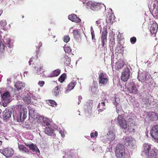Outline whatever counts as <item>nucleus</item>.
Returning <instances> with one entry per match:
<instances>
[{
  "mask_svg": "<svg viewBox=\"0 0 158 158\" xmlns=\"http://www.w3.org/2000/svg\"><path fill=\"white\" fill-rule=\"evenodd\" d=\"M36 55H37V56L38 57V54L39 53V50H40V47H39L38 46H38H36Z\"/></svg>",
  "mask_w": 158,
  "mask_h": 158,
  "instance_id": "obj_49",
  "label": "nucleus"
},
{
  "mask_svg": "<svg viewBox=\"0 0 158 158\" xmlns=\"http://www.w3.org/2000/svg\"><path fill=\"white\" fill-rule=\"evenodd\" d=\"M68 17L69 19L75 23H78L81 21V20L77 16V15L74 14L69 15Z\"/></svg>",
  "mask_w": 158,
  "mask_h": 158,
  "instance_id": "obj_13",
  "label": "nucleus"
},
{
  "mask_svg": "<svg viewBox=\"0 0 158 158\" xmlns=\"http://www.w3.org/2000/svg\"><path fill=\"white\" fill-rule=\"evenodd\" d=\"M15 86L17 90L19 91L23 89L24 88L25 84L22 82L18 81L15 83Z\"/></svg>",
  "mask_w": 158,
  "mask_h": 158,
  "instance_id": "obj_22",
  "label": "nucleus"
},
{
  "mask_svg": "<svg viewBox=\"0 0 158 158\" xmlns=\"http://www.w3.org/2000/svg\"><path fill=\"white\" fill-rule=\"evenodd\" d=\"M69 153H70L68 154V153H67V154H66L65 156L63 157V158H68L67 157H68V155H69Z\"/></svg>",
  "mask_w": 158,
  "mask_h": 158,
  "instance_id": "obj_57",
  "label": "nucleus"
},
{
  "mask_svg": "<svg viewBox=\"0 0 158 158\" xmlns=\"http://www.w3.org/2000/svg\"><path fill=\"white\" fill-rule=\"evenodd\" d=\"M91 34L92 35V38L93 41H94L96 39H95V35L94 30H91Z\"/></svg>",
  "mask_w": 158,
  "mask_h": 158,
  "instance_id": "obj_46",
  "label": "nucleus"
},
{
  "mask_svg": "<svg viewBox=\"0 0 158 158\" xmlns=\"http://www.w3.org/2000/svg\"><path fill=\"white\" fill-rule=\"evenodd\" d=\"M115 132L112 131H109L107 134V139L109 141L111 142L113 141L115 139Z\"/></svg>",
  "mask_w": 158,
  "mask_h": 158,
  "instance_id": "obj_16",
  "label": "nucleus"
},
{
  "mask_svg": "<svg viewBox=\"0 0 158 158\" xmlns=\"http://www.w3.org/2000/svg\"><path fill=\"white\" fill-rule=\"evenodd\" d=\"M45 84V82L44 81H39L38 82V85L41 87H43Z\"/></svg>",
  "mask_w": 158,
  "mask_h": 158,
  "instance_id": "obj_48",
  "label": "nucleus"
},
{
  "mask_svg": "<svg viewBox=\"0 0 158 158\" xmlns=\"http://www.w3.org/2000/svg\"><path fill=\"white\" fill-rule=\"evenodd\" d=\"M11 114V113L8 110H5L3 113V117L6 119H7L10 117Z\"/></svg>",
  "mask_w": 158,
  "mask_h": 158,
  "instance_id": "obj_30",
  "label": "nucleus"
},
{
  "mask_svg": "<svg viewBox=\"0 0 158 158\" xmlns=\"http://www.w3.org/2000/svg\"><path fill=\"white\" fill-rule=\"evenodd\" d=\"M148 6L153 17L157 19L158 16V0H149Z\"/></svg>",
  "mask_w": 158,
  "mask_h": 158,
  "instance_id": "obj_1",
  "label": "nucleus"
},
{
  "mask_svg": "<svg viewBox=\"0 0 158 158\" xmlns=\"http://www.w3.org/2000/svg\"><path fill=\"white\" fill-rule=\"evenodd\" d=\"M86 7L88 8H90L91 10L95 11L101 9V6L99 4L91 1L86 3Z\"/></svg>",
  "mask_w": 158,
  "mask_h": 158,
  "instance_id": "obj_4",
  "label": "nucleus"
},
{
  "mask_svg": "<svg viewBox=\"0 0 158 158\" xmlns=\"http://www.w3.org/2000/svg\"><path fill=\"white\" fill-rule=\"evenodd\" d=\"M43 68V66H41L40 65V68L39 69H38L36 70V73L39 75L43 73L44 72V70Z\"/></svg>",
  "mask_w": 158,
  "mask_h": 158,
  "instance_id": "obj_36",
  "label": "nucleus"
},
{
  "mask_svg": "<svg viewBox=\"0 0 158 158\" xmlns=\"http://www.w3.org/2000/svg\"><path fill=\"white\" fill-rule=\"evenodd\" d=\"M73 157V156L72 155H71V154L69 155V158H72Z\"/></svg>",
  "mask_w": 158,
  "mask_h": 158,
  "instance_id": "obj_63",
  "label": "nucleus"
},
{
  "mask_svg": "<svg viewBox=\"0 0 158 158\" xmlns=\"http://www.w3.org/2000/svg\"><path fill=\"white\" fill-rule=\"evenodd\" d=\"M111 10V12L109 13L108 16V20H107V22L112 24L114 22L115 17L112 12V10Z\"/></svg>",
  "mask_w": 158,
  "mask_h": 158,
  "instance_id": "obj_15",
  "label": "nucleus"
},
{
  "mask_svg": "<svg viewBox=\"0 0 158 158\" xmlns=\"http://www.w3.org/2000/svg\"><path fill=\"white\" fill-rule=\"evenodd\" d=\"M7 24V23L6 20H3L0 21V26L2 27H5Z\"/></svg>",
  "mask_w": 158,
  "mask_h": 158,
  "instance_id": "obj_42",
  "label": "nucleus"
},
{
  "mask_svg": "<svg viewBox=\"0 0 158 158\" xmlns=\"http://www.w3.org/2000/svg\"><path fill=\"white\" fill-rule=\"evenodd\" d=\"M70 40V38L69 35H64L63 37V40L64 42L67 43Z\"/></svg>",
  "mask_w": 158,
  "mask_h": 158,
  "instance_id": "obj_41",
  "label": "nucleus"
},
{
  "mask_svg": "<svg viewBox=\"0 0 158 158\" xmlns=\"http://www.w3.org/2000/svg\"><path fill=\"white\" fill-rule=\"evenodd\" d=\"M60 86H57L55 88L53 89L52 93L55 96H57L59 95L60 93Z\"/></svg>",
  "mask_w": 158,
  "mask_h": 158,
  "instance_id": "obj_29",
  "label": "nucleus"
},
{
  "mask_svg": "<svg viewBox=\"0 0 158 158\" xmlns=\"http://www.w3.org/2000/svg\"><path fill=\"white\" fill-rule=\"evenodd\" d=\"M48 103L49 105L53 107L56 106L57 105L56 103L54 100H49Z\"/></svg>",
  "mask_w": 158,
  "mask_h": 158,
  "instance_id": "obj_37",
  "label": "nucleus"
},
{
  "mask_svg": "<svg viewBox=\"0 0 158 158\" xmlns=\"http://www.w3.org/2000/svg\"><path fill=\"white\" fill-rule=\"evenodd\" d=\"M91 91L94 94H96L98 92V87L94 86H92Z\"/></svg>",
  "mask_w": 158,
  "mask_h": 158,
  "instance_id": "obj_40",
  "label": "nucleus"
},
{
  "mask_svg": "<svg viewBox=\"0 0 158 158\" xmlns=\"http://www.w3.org/2000/svg\"><path fill=\"white\" fill-rule=\"evenodd\" d=\"M143 101L146 104H148L149 103V100L148 97H146L143 99Z\"/></svg>",
  "mask_w": 158,
  "mask_h": 158,
  "instance_id": "obj_44",
  "label": "nucleus"
},
{
  "mask_svg": "<svg viewBox=\"0 0 158 158\" xmlns=\"http://www.w3.org/2000/svg\"><path fill=\"white\" fill-rule=\"evenodd\" d=\"M7 47L8 48H11L13 47V44L11 43L10 41V40L9 42V43L7 44Z\"/></svg>",
  "mask_w": 158,
  "mask_h": 158,
  "instance_id": "obj_50",
  "label": "nucleus"
},
{
  "mask_svg": "<svg viewBox=\"0 0 158 158\" xmlns=\"http://www.w3.org/2000/svg\"><path fill=\"white\" fill-rule=\"evenodd\" d=\"M143 150L142 152V153L144 154L145 155H148L150 150H151V145L147 143H144L143 145Z\"/></svg>",
  "mask_w": 158,
  "mask_h": 158,
  "instance_id": "obj_14",
  "label": "nucleus"
},
{
  "mask_svg": "<svg viewBox=\"0 0 158 158\" xmlns=\"http://www.w3.org/2000/svg\"><path fill=\"white\" fill-rule=\"evenodd\" d=\"M158 25L155 22L152 24L150 29V31L152 33H156L158 29Z\"/></svg>",
  "mask_w": 158,
  "mask_h": 158,
  "instance_id": "obj_20",
  "label": "nucleus"
},
{
  "mask_svg": "<svg viewBox=\"0 0 158 158\" xmlns=\"http://www.w3.org/2000/svg\"><path fill=\"white\" fill-rule=\"evenodd\" d=\"M60 73V70L59 69H56L53 71L49 75L50 77H56L58 76Z\"/></svg>",
  "mask_w": 158,
  "mask_h": 158,
  "instance_id": "obj_27",
  "label": "nucleus"
},
{
  "mask_svg": "<svg viewBox=\"0 0 158 158\" xmlns=\"http://www.w3.org/2000/svg\"><path fill=\"white\" fill-rule=\"evenodd\" d=\"M78 99L79 100L78 104L79 105L81 102V100L82 99V97L81 96H79Z\"/></svg>",
  "mask_w": 158,
  "mask_h": 158,
  "instance_id": "obj_53",
  "label": "nucleus"
},
{
  "mask_svg": "<svg viewBox=\"0 0 158 158\" xmlns=\"http://www.w3.org/2000/svg\"><path fill=\"white\" fill-rule=\"evenodd\" d=\"M54 131V130L52 127H46L44 131L45 133L48 135H51Z\"/></svg>",
  "mask_w": 158,
  "mask_h": 158,
  "instance_id": "obj_28",
  "label": "nucleus"
},
{
  "mask_svg": "<svg viewBox=\"0 0 158 158\" xmlns=\"http://www.w3.org/2000/svg\"><path fill=\"white\" fill-rule=\"evenodd\" d=\"M19 148L20 150L26 152L27 151V149L23 145H19Z\"/></svg>",
  "mask_w": 158,
  "mask_h": 158,
  "instance_id": "obj_39",
  "label": "nucleus"
},
{
  "mask_svg": "<svg viewBox=\"0 0 158 158\" xmlns=\"http://www.w3.org/2000/svg\"><path fill=\"white\" fill-rule=\"evenodd\" d=\"M42 43L41 42H39V43L38 44V46L40 47H41L42 46Z\"/></svg>",
  "mask_w": 158,
  "mask_h": 158,
  "instance_id": "obj_58",
  "label": "nucleus"
},
{
  "mask_svg": "<svg viewBox=\"0 0 158 158\" xmlns=\"http://www.w3.org/2000/svg\"><path fill=\"white\" fill-rule=\"evenodd\" d=\"M71 59L68 56L65 55L61 59V61L64 62L65 64L68 65L71 63Z\"/></svg>",
  "mask_w": 158,
  "mask_h": 158,
  "instance_id": "obj_26",
  "label": "nucleus"
},
{
  "mask_svg": "<svg viewBox=\"0 0 158 158\" xmlns=\"http://www.w3.org/2000/svg\"><path fill=\"white\" fill-rule=\"evenodd\" d=\"M19 114H23V119H25L27 117V109L25 106H21L19 111Z\"/></svg>",
  "mask_w": 158,
  "mask_h": 158,
  "instance_id": "obj_19",
  "label": "nucleus"
},
{
  "mask_svg": "<svg viewBox=\"0 0 158 158\" xmlns=\"http://www.w3.org/2000/svg\"><path fill=\"white\" fill-rule=\"evenodd\" d=\"M23 100L24 102L27 104H30L31 102L30 98L29 97H25L23 98Z\"/></svg>",
  "mask_w": 158,
  "mask_h": 158,
  "instance_id": "obj_38",
  "label": "nucleus"
},
{
  "mask_svg": "<svg viewBox=\"0 0 158 158\" xmlns=\"http://www.w3.org/2000/svg\"><path fill=\"white\" fill-rule=\"evenodd\" d=\"M150 134L154 139L158 140V125H156L152 127L150 130Z\"/></svg>",
  "mask_w": 158,
  "mask_h": 158,
  "instance_id": "obj_7",
  "label": "nucleus"
},
{
  "mask_svg": "<svg viewBox=\"0 0 158 158\" xmlns=\"http://www.w3.org/2000/svg\"><path fill=\"white\" fill-rule=\"evenodd\" d=\"M124 143V144L127 146H132L134 143V139L131 137H127L125 139Z\"/></svg>",
  "mask_w": 158,
  "mask_h": 158,
  "instance_id": "obj_12",
  "label": "nucleus"
},
{
  "mask_svg": "<svg viewBox=\"0 0 158 158\" xmlns=\"http://www.w3.org/2000/svg\"><path fill=\"white\" fill-rule=\"evenodd\" d=\"M29 146V148L33 152H37V151L39 152L38 148L36 147L34 145L33 143H31V145H28Z\"/></svg>",
  "mask_w": 158,
  "mask_h": 158,
  "instance_id": "obj_32",
  "label": "nucleus"
},
{
  "mask_svg": "<svg viewBox=\"0 0 158 158\" xmlns=\"http://www.w3.org/2000/svg\"><path fill=\"white\" fill-rule=\"evenodd\" d=\"M151 114H152V115H154V117L155 118H156V117H157V115H156V114L154 112H152Z\"/></svg>",
  "mask_w": 158,
  "mask_h": 158,
  "instance_id": "obj_59",
  "label": "nucleus"
},
{
  "mask_svg": "<svg viewBox=\"0 0 158 158\" xmlns=\"http://www.w3.org/2000/svg\"><path fill=\"white\" fill-rule=\"evenodd\" d=\"M130 70L128 67L125 68L121 74V79L124 82L126 81L129 79L130 75Z\"/></svg>",
  "mask_w": 158,
  "mask_h": 158,
  "instance_id": "obj_5",
  "label": "nucleus"
},
{
  "mask_svg": "<svg viewBox=\"0 0 158 158\" xmlns=\"http://www.w3.org/2000/svg\"><path fill=\"white\" fill-rule=\"evenodd\" d=\"M73 35L75 39H78L81 38V33L77 30H74L73 31Z\"/></svg>",
  "mask_w": 158,
  "mask_h": 158,
  "instance_id": "obj_31",
  "label": "nucleus"
},
{
  "mask_svg": "<svg viewBox=\"0 0 158 158\" xmlns=\"http://www.w3.org/2000/svg\"><path fill=\"white\" fill-rule=\"evenodd\" d=\"M34 59V58L31 57L30 59V60L29 61V64L30 65H31V62L33 61V60Z\"/></svg>",
  "mask_w": 158,
  "mask_h": 158,
  "instance_id": "obj_52",
  "label": "nucleus"
},
{
  "mask_svg": "<svg viewBox=\"0 0 158 158\" xmlns=\"http://www.w3.org/2000/svg\"><path fill=\"white\" fill-rule=\"evenodd\" d=\"M117 158H125L126 156V150L124 146L121 144H118L115 151Z\"/></svg>",
  "mask_w": 158,
  "mask_h": 158,
  "instance_id": "obj_2",
  "label": "nucleus"
},
{
  "mask_svg": "<svg viewBox=\"0 0 158 158\" xmlns=\"http://www.w3.org/2000/svg\"><path fill=\"white\" fill-rule=\"evenodd\" d=\"M1 96L2 101L6 102H10L11 101V96L8 91L4 93Z\"/></svg>",
  "mask_w": 158,
  "mask_h": 158,
  "instance_id": "obj_10",
  "label": "nucleus"
},
{
  "mask_svg": "<svg viewBox=\"0 0 158 158\" xmlns=\"http://www.w3.org/2000/svg\"><path fill=\"white\" fill-rule=\"evenodd\" d=\"M66 77V74L65 73H64L60 76L59 77L58 80L59 81L62 83L65 80Z\"/></svg>",
  "mask_w": 158,
  "mask_h": 158,
  "instance_id": "obj_34",
  "label": "nucleus"
},
{
  "mask_svg": "<svg viewBox=\"0 0 158 158\" xmlns=\"http://www.w3.org/2000/svg\"><path fill=\"white\" fill-rule=\"evenodd\" d=\"M28 108L29 112V117H31V118H33V116L34 115L35 110L33 108L30 107H29Z\"/></svg>",
  "mask_w": 158,
  "mask_h": 158,
  "instance_id": "obj_33",
  "label": "nucleus"
},
{
  "mask_svg": "<svg viewBox=\"0 0 158 158\" xmlns=\"http://www.w3.org/2000/svg\"><path fill=\"white\" fill-rule=\"evenodd\" d=\"M3 10L2 9H0V16L3 13Z\"/></svg>",
  "mask_w": 158,
  "mask_h": 158,
  "instance_id": "obj_61",
  "label": "nucleus"
},
{
  "mask_svg": "<svg viewBox=\"0 0 158 158\" xmlns=\"http://www.w3.org/2000/svg\"><path fill=\"white\" fill-rule=\"evenodd\" d=\"M105 100H102L101 102L99 103L98 106V111L99 112H102L106 109V105L105 102Z\"/></svg>",
  "mask_w": 158,
  "mask_h": 158,
  "instance_id": "obj_17",
  "label": "nucleus"
},
{
  "mask_svg": "<svg viewBox=\"0 0 158 158\" xmlns=\"http://www.w3.org/2000/svg\"><path fill=\"white\" fill-rule=\"evenodd\" d=\"M107 33V29L106 28H104L101 37V45L102 47H105V46H106Z\"/></svg>",
  "mask_w": 158,
  "mask_h": 158,
  "instance_id": "obj_6",
  "label": "nucleus"
},
{
  "mask_svg": "<svg viewBox=\"0 0 158 158\" xmlns=\"http://www.w3.org/2000/svg\"><path fill=\"white\" fill-rule=\"evenodd\" d=\"M25 144L26 146L28 147H29V146H28V145H31V143H25Z\"/></svg>",
  "mask_w": 158,
  "mask_h": 158,
  "instance_id": "obj_62",
  "label": "nucleus"
},
{
  "mask_svg": "<svg viewBox=\"0 0 158 158\" xmlns=\"http://www.w3.org/2000/svg\"><path fill=\"white\" fill-rule=\"evenodd\" d=\"M98 79L99 84L105 85L108 82V77L105 73L102 72L99 74Z\"/></svg>",
  "mask_w": 158,
  "mask_h": 158,
  "instance_id": "obj_3",
  "label": "nucleus"
},
{
  "mask_svg": "<svg viewBox=\"0 0 158 158\" xmlns=\"http://www.w3.org/2000/svg\"><path fill=\"white\" fill-rule=\"evenodd\" d=\"M113 103L114 105L116 106V107L118 105V103L116 102V100L114 99V101L113 102Z\"/></svg>",
  "mask_w": 158,
  "mask_h": 158,
  "instance_id": "obj_51",
  "label": "nucleus"
},
{
  "mask_svg": "<svg viewBox=\"0 0 158 158\" xmlns=\"http://www.w3.org/2000/svg\"><path fill=\"white\" fill-rule=\"evenodd\" d=\"M137 77L139 81L143 82L146 80V76L144 73H142L138 74Z\"/></svg>",
  "mask_w": 158,
  "mask_h": 158,
  "instance_id": "obj_24",
  "label": "nucleus"
},
{
  "mask_svg": "<svg viewBox=\"0 0 158 158\" xmlns=\"http://www.w3.org/2000/svg\"><path fill=\"white\" fill-rule=\"evenodd\" d=\"M61 135L62 137H64L65 136L64 132L63 131H60V132Z\"/></svg>",
  "mask_w": 158,
  "mask_h": 158,
  "instance_id": "obj_56",
  "label": "nucleus"
},
{
  "mask_svg": "<svg viewBox=\"0 0 158 158\" xmlns=\"http://www.w3.org/2000/svg\"><path fill=\"white\" fill-rule=\"evenodd\" d=\"M98 133L97 131H95L94 132H92L90 134V137L91 138H95L98 136Z\"/></svg>",
  "mask_w": 158,
  "mask_h": 158,
  "instance_id": "obj_45",
  "label": "nucleus"
},
{
  "mask_svg": "<svg viewBox=\"0 0 158 158\" xmlns=\"http://www.w3.org/2000/svg\"><path fill=\"white\" fill-rule=\"evenodd\" d=\"M81 1L83 2L84 3H85V2L86 1V0H80Z\"/></svg>",
  "mask_w": 158,
  "mask_h": 158,
  "instance_id": "obj_64",
  "label": "nucleus"
},
{
  "mask_svg": "<svg viewBox=\"0 0 158 158\" xmlns=\"http://www.w3.org/2000/svg\"><path fill=\"white\" fill-rule=\"evenodd\" d=\"M0 152L6 157L12 156L14 154V151L12 149L7 148L1 150Z\"/></svg>",
  "mask_w": 158,
  "mask_h": 158,
  "instance_id": "obj_8",
  "label": "nucleus"
},
{
  "mask_svg": "<svg viewBox=\"0 0 158 158\" xmlns=\"http://www.w3.org/2000/svg\"><path fill=\"white\" fill-rule=\"evenodd\" d=\"M9 102H3L2 103V106L4 107H6L7 106V104Z\"/></svg>",
  "mask_w": 158,
  "mask_h": 158,
  "instance_id": "obj_54",
  "label": "nucleus"
},
{
  "mask_svg": "<svg viewBox=\"0 0 158 158\" xmlns=\"http://www.w3.org/2000/svg\"><path fill=\"white\" fill-rule=\"evenodd\" d=\"M64 49L65 52L66 53L69 54L71 52L72 49L69 46L65 45L64 47Z\"/></svg>",
  "mask_w": 158,
  "mask_h": 158,
  "instance_id": "obj_35",
  "label": "nucleus"
},
{
  "mask_svg": "<svg viewBox=\"0 0 158 158\" xmlns=\"http://www.w3.org/2000/svg\"><path fill=\"white\" fill-rule=\"evenodd\" d=\"M117 120L121 127L124 129L127 128L126 121L123 116L119 115L118 116Z\"/></svg>",
  "mask_w": 158,
  "mask_h": 158,
  "instance_id": "obj_9",
  "label": "nucleus"
},
{
  "mask_svg": "<svg viewBox=\"0 0 158 158\" xmlns=\"http://www.w3.org/2000/svg\"><path fill=\"white\" fill-rule=\"evenodd\" d=\"M18 121L19 122H23L24 121L25 119H23V114H19V118H18Z\"/></svg>",
  "mask_w": 158,
  "mask_h": 158,
  "instance_id": "obj_47",
  "label": "nucleus"
},
{
  "mask_svg": "<svg viewBox=\"0 0 158 158\" xmlns=\"http://www.w3.org/2000/svg\"><path fill=\"white\" fill-rule=\"evenodd\" d=\"M156 153L155 151L152 149L150 150L149 154L146 155L148 156V158H156Z\"/></svg>",
  "mask_w": 158,
  "mask_h": 158,
  "instance_id": "obj_25",
  "label": "nucleus"
},
{
  "mask_svg": "<svg viewBox=\"0 0 158 158\" xmlns=\"http://www.w3.org/2000/svg\"><path fill=\"white\" fill-rule=\"evenodd\" d=\"M129 89L131 93L133 94H136L137 93V90L136 85L133 83H131L129 86Z\"/></svg>",
  "mask_w": 158,
  "mask_h": 158,
  "instance_id": "obj_11",
  "label": "nucleus"
},
{
  "mask_svg": "<svg viewBox=\"0 0 158 158\" xmlns=\"http://www.w3.org/2000/svg\"><path fill=\"white\" fill-rule=\"evenodd\" d=\"M96 22L98 25L100 24L101 22V19L98 20Z\"/></svg>",
  "mask_w": 158,
  "mask_h": 158,
  "instance_id": "obj_55",
  "label": "nucleus"
},
{
  "mask_svg": "<svg viewBox=\"0 0 158 158\" xmlns=\"http://www.w3.org/2000/svg\"><path fill=\"white\" fill-rule=\"evenodd\" d=\"M124 65V63L122 61H119L116 62L114 66V68L116 70H119L122 69Z\"/></svg>",
  "mask_w": 158,
  "mask_h": 158,
  "instance_id": "obj_21",
  "label": "nucleus"
},
{
  "mask_svg": "<svg viewBox=\"0 0 158 158\" xmlns=\"http://www.w3.org/2000/svg\"><path fill=\"white\" fill-rule=\"evenodd\" d=\"M137 39L135 37L133 36L130 38V42L132 44H135L136 42Z\"/></svg>",
  "mask_w": 158,
  "mask_h": 158,
  "instance_id": "obj_43",
  "label": "nucleus"
},
{
  "mask_svg": "<svg viewBox=\"0 0 158 158\" xmlns=\"http://www.w3.org/2000/svg\"><path fill=\"white\" fill-rule=\"evenodd\" d=\"M50 125V123H49V122H48L47 121H46V125L47 126H48L49 125Z\"/></svg>",
  "mask_w": 158,
  "mask_h": 158,
  "instance_id": "obj_60",
  "label": "nucleus"
},
{
  "mask_svg": "<svg viewBox=\"0 0 158 158\" xmlns=\"http://www.w3.org/2000/svg\"><path fill=\"white\" fill-rule=\"evenodd\" d=\"M76 84V82H71L68 84L67 87L65 88V93H67L69 92L73 89Z\"/></svg>",
  "mask_w": 158,
  "mask_h": 158,
  "instance_id": "obj_18",
  "label": "nucleus"
},
{
  "mask_svg": "<svg viewBox=\"0 0 158 158\" xmlns=\"http://www.w3.org/2000/svg\"><path fill=\"white\" fill-rule=\"evenodd\" d=\"M5 46L2 44V41H0V58L4 56L5 51Z\"/></svg>",
  "mask_w": 158,
  "mask_h": 158,
  "instance_id": "obj_23",
  "label": "nucleus"
}]
</instances>
